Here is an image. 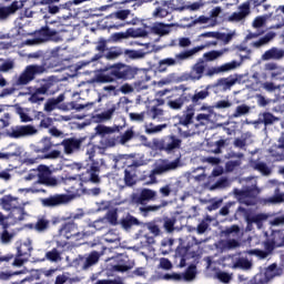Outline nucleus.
<instances>
[{"instance_id": "obj_45", "label": "nucleus", "mask_w": 284, "mask_h": 284, "mask_svg": "<svg viewBox=\"0 0 284 284\" xmlns=\"http://www.w3.org/2000/svg\"><path fill=\"white\" fill-rule=\"evenodd\" d=\"M245 114H250V106L247 104H241L236 106L232 114V119H239L241 116H245Z\"/></svg>"}, {"instance_id": "obj_37", "label": "nucleus", "mask_w": 284, "mask_h": 284, "mask_svg": "<svg viewBox=\"0 0 284 284\" xmlns=\"http://www.w3.org/2000/svg\"><path fill=\"white\" fill-rule=\"evenodd\" d=\"M116 109L111 108L102 113H98L91 116L93 123H105V121H110L112 119Z\"/></svg>"}, {"instance_id": "obj_49", "label": "nucleus", "mask_w": 284, "mask_h": 284, "mask_svg": "<svg viewBox=\"0 0 284 284\" xmlns=\"http://www.w3.org/2000/svg\"><path fill=\"white\" fill-rule=\"evenodd\" d=\"M284 202V194L281 193V189L276 187L274 195L267 199V203L276 204Z\"/></svg>"}, {"instance_id": "obj_46", "label": "nucleus", "mask_w": 284, "mask_h": 284, "mask_svg": "<svg viewBox=\"0 0 284 284\" xmlns=\"http://www.w3.org/2000/svg\"><path fill=\"white\" fill-rule=\"evenodd\" d=\"M168 201H162L160 205H149L140 207V212L143 214H150V212H159L161 207H166Z\"/></svg>"}, {"instance_id": "obj_47", "label": "nucleus", "mask_w": 284, "mask_h": 284, "mask_svg": "<svg viewBox=\"0 0 284 284\" xmlns=\"http://www.w3.org/2000/svg\"><path fill=\"white\" fill-rule=\"evenodd\" d=\"M276 121H278L277 116L273 115L270 112H264L262 115L261 123H263L265 125V128H267V125H274V123H276Z\"/></svg>"}, {"instance_id": "obj_16", "label": "nucleus", "mask_w": 284, "mask_h": 284, "mask_svg": "<svg viewBox=\"0 0 284 284\" xmlns=\"http://www.w3.org/2000/svg\"><path fill=\"white\" fill-rule=\"evenodd\" d=\"M150 201H156V191L152 189H142L140 193L131 195V202L135 205H148Z\"/></svg>"}, {"instance_id": "obj_60", "label": "nucleus", "mask_w": 284, "mask_h": 284, "mask_svg": "<svg viewBox=\"0 0 284 284\" xmlns=\"http://www.w3.org/2000/svg\"><path fill=\"white\" fill-rule=\"evenodd\" d=\"M235 168H241V160H231L225 163L226 172H234Z\"/></svg>"}, {"instance_id": "obj_1", "label": "nucleus", "mask_w": 284, "mask_h": 284, "mask_svg": "<svg viewBox=\"0 0 284 284\" xmlns=\"http://www.w3.org/2000/svg\"><path fill=\"white\" fill-rule=\"evenodd\" d=\"M139 70L132 65L123 62H116L104 67L94 77L95 83H123L124 81H132Z\"/></svg>"}, {"instance_id": "obj_44", "label": "nucleus", "mask_w": 284, "mask_h": 284, "mask_svg": "<svg viewBox=\"0 0 284 284\" xmlns=\"http://www.w3.org/2000/svg\"><path fill=\"white\" fill-rule=\"evenodd\" d=\"M239 78L230 75L229 78H222L219 80V85H223L225 90H230L233 85H236Z\"/></svg>"}, {"instance_id": "obj_28", "label": "nucleus", "mask_w": 284, "mask_h": 284, "mask_svg": "<svg viewBox=\"0 0 284 284\" xmlns=\"http://www.w3.org/2000/svg\"><path fill=\"white\" fill-rule=\"evenodd\" d=\"M21 8H23V2L21 1H13L9 7H0V19H8L10 14H14Z\"/></svg>"}, {"instance_id": "obj_34", "label": "nucleus", "mask_w": 284, "mask_h": 284, "mask_svg": "<svg viewBox=\"0 0 284 284\" xmlns=\"http://www.w3.org/2000/svg\"><path fill=\"white\" fill-rule=\"evenodd\" d=\"M120 225L123 230H132V227L141 225V221L134 217V215L128 213L120 220Z\"/></svg>"}, {"instance_id": "obj_64", "label": "nucleus", "mask_w": 284, "mask_h": 284, "mask_svg": "<svg viewBox=\"0 0 284 284\" xmlns=\"http://www.w3.org/2000/svg\"><path fill=\"white\" fill-rule=\"evenodd\" d=\"M149 114L153 119H159V116H163V110L158 106H152L151 110H149Z\"/></svg>"}, {"instance_id": "obj_51", "label": "nucleus", "mask_w": 284, "mask_h": 284, "mask_svg": "<svg viewBox=\"0 0 284 284\" xmlns=\"http://www.w3.org/2000/svg\"><path fill=\"white\" fill-rule=\"evenodd\" d=\"M171 13H172V10L163 7H158L153 11V17H155L156 19H165V17H168V14H171Z\"/></svg>"}, {"instance_id": "obj_39", "label": "nucleus", "mask_w": 284, "mask_h": 284, "mask_svg": "<svg viewBox=\"0 0 284 284\" xmlns=\"http://www.w3.org/2000/svg\"><path fill=\"white\" fill-rule=\"evenodd\" d=\"M222 236H224V239H239V236H241V226L233 224L225 227V230L222 231Z\"/></svg>"}, {"instance_id": "obj_43", "label": "nucleus", "mask_w": 284, "mask_h": 284, "mask_svg": "<svg viewBox=\"0 0 284 284\" xmlns=\"http://www.w3.org/2000/svg\"><path fill=\"white\" fill-rule=\"evenodd\" d=\"M253 170L261 172V174H263V176H270V174H272V169L270 166H267V163H265V162H255L253 164Z\"/></svg>"}, {"instance_id": "obj_63", "label": "nucleus", "mask_w": 284, "mask_h": 284, "mask_svg": "<svg viewBox=\"0 0 284 284\" xmlns=\"http://www.w3.org/2000/svg\"><path fill=\"white\" fill-rule=\"evenodd\" d=\"M168 105L171 108V110H181L183 108V102H181L180 98H178L175 100H170Z\"/></svg>"}, {"instance_id": "obj_62", "label": "nucleus", "mask_w": 284, "mask_h": 284, "mask_svg": "<svg viewBox=\"0 0 284 284\" xmlns=\"http://www.w3.org/2000/svg\"><path fill=\"white\" fill-rule=\"evenodd\" d=\"M239 13L244 16V18L246 19L247 16L250 14L251 10H250V2L246 1L244 3H242L240 7H239Z\"/></svg>"}, {"instance_id": "obj_56", "label": "nucleus", "mask_w": 284, "mask_h": 284, "mask_svg": "<svg viewBox=\"0 0 284 284\" xmlns=\"http://www.w3.org/2000/svg\"><path fill=\"white\" fill-rule=\"evenodd\" d=\"M85 105L83 104H77V102L72 101V102H68L67 104H64L62 106V110H77V112H81V110H84Z\"/></svg>"}, {"instance_id": "obj_5", "label": "nucleus", "mask_w": 284, "mask_h": 284, "mask_svg": "<svg viewBox=\"0 0 284 284\" xmlns=\"http://www.w3.org/2000/svg\"><path fill=\"white\" fill-rule=\"evenodd\" d=\"M61 48H54L53 50H51V54L48 55L45 54V52L39 50L36 52H31L28 54L29 59H42L41 64H36L38 68H43V72H45V70H50L52 68H57V65H59V61L57 60L59 58V52H60Z\"/></svg>"}, {"instance_id": "obj_55", "label": "nucleus", "mask_w": 284, "mask_h": 284, "mask_svg": "<svg viewBox=\"0 0 284 284\" xmlns=\"http://www.w3.org/2000/svg\"><path fill=\"white\" fill-rule=\"evenodd\" d=\"M134 139V130L129 129L120 136L121 145H125V143L132 141Z\"/></svg>"}, {"instance_id": "obj_58", "label": "nucleus", "mask_w": 284, "mask_h": 284, "mask_svg": "<svg viewBox=\"0 0 284 284\" xmlns=\"http://www.w3.org/2000/svg\"><path fill=\"white\" fill-rule=\"evenodd\" d=\"M247 254H250L251 256H257L258 258H267L270 253L267 251L254 248V250L247 251Z\"/></svg>"}, {"instance_id": "obj_35", "label": "nucleus", "mask_w": 284, "mask_h": 284, "mask_svg": "<svg viewBox=\"0 0 284 284\" xmlns=\"http://www.w3.org/2000/svg\"><path fill=\"white\" fill-rule=\"evenodd\" d=\"M65 101V94L61 93L57 98H50L44 103V112H53L59 106V103H63Z\"/></svg>"}, {"instance_id": "obj_9", "label": "nucleus", "mask_w": 284, "mask_h": 284, "mask_svg": "<svg viewBox=\"0 0 284 284\" xmlns=\"http://www.w3.org/2000/svg\"><path fill=\"white\" fill-rule=\"evenodd\" d=\"M194 112L195 109H193L192 106H186L183 115L179 118V122L175 124L180 136H183V139L192 136V133H190L189 130L190 125L194 123Z\"/></svg>"}, {"instance_id": "obj_54", "label": "nucleus", "mask_w": 284, "mask_h": 284, "mask_svg": "<svg viewBox=\"0 0 284 284\" xmlns=\"http://www.w3.org/2000/svg\"><path fill=\"white\" fill-rule=\"evenodd\" d=\"M174 225H176V217H165L163 227L166 232L172 233L174 231Z\"/></svg>"}, {"instance_id": "obj_42", "label": "nucleus", "mask_w": 284, "mask_h": 284, "mask_svg": "<svg viewBox=\"0 0 284 284\" xmlns=\"http://www.w3.org/2000/svg\"><path fill=\"white\" fill-rule=\"evenodd\" d=\"M270 237L277 247H284V231H272Z\"/></svg>"}, {"instance_id": "obj_17", "label": "nucleus", "mask_w": 284, "mask_h": 284, "mask_svg": "<svg viewBox=\"0 0 284 284\" xmlns=\"http://www.w3.org/2000/svg\"><path fill=\"white\" fill-rule=\"evenodd\" d=\"M149 32L145 29H133L130 28L128 29L125 32H115L112 34V39L115 42L119 41H123V39H130V37H132V39H139V38H145L148 37Z\"/></svg>"}, {"instance_id": "obj_21", "label": "nucleus", "mask_w": 284, "mask_h": 284, "mask_svg": "<svg viewBox=\"0 0 284 284\" xmlns=\"http://www.w3.org/2000/svg\"><path fill=\"white\" fill-rule=\"evenodd\" d=\"M179 168V159L175 161L170 162V160L160 159L153 169L154 174L161 176V174H165L168 172H172V170H176Z\"/></svg>"}, {"instance_id": "obj_25", "label": "nucleus", "mask_w": 284, "mask_h": 284, "mask_svg": "<svg viewBox=\"0 0 284 284\" xmlns=\"http://www.w3.org/2000/svg\"><path fill=\"white\" fill-rule=\"evenodd\" d=\"M99 258H101L99 251H92L87 257H80L79 265H81L83 270H90L92 265L99 263Z\"/></svg>"}, {"instance_id": "obj_19", "label": "nucleus", "mask_w": 284, "mask_h": 284, "mask_svg": "<svg viewBox=\"0 0 284 284\" xmlns=\"http://www.w3.org/2000/svg\"><path fill=\"white\" fill-rule=\"evenodd\" d=\"M70 195L62 193V194H53L49 197L42 200V205L44 207H59V205H65V203H70Z\"/></svg>"}, {"instance_id": "obj_22", "label": "nucleus", "mask_w": 284, "mask_h": 284, "mask_svg": "<svg viewBox=\"0 0 284 284\" xmlns=\"http://www.w3.org/2000/svg\"><path fill=\"white\" fill-rule=\"evenodd\" d=\"M241 65V62L235 60L224 63L221 67H212L204 71V77H214V74H221V72H230L232 70H236Z\"/></svg>"}, {"instance_id": "obj_10", "label": "nucleus", "mask_w": 284, "mask_h": 284, "mask_svg": "<svg viewBox=\"0 0 284 284\" xmlns=\"http://www.w3.org/2000/svg\"><path fill=\"white\" fill-rule=\"evenodd\" d=\"M181 143H183V141L176 138V135L172 134L168 135L162 140L153 141V146L160 152H166V154H172L174 150H181Z\"/></svg>"}, {"instance_id": "obj_36", "label": "nucleus", "mask_w": 284, "mask_h": 284, "mask_svg": "<svg viewBox=\"0 0 284 284\" xmlns=\"http://www.w3.org/2000/svg\"><path fill=\"white\" fill-rule=\"evenodd\" d=\"M26 216H28V212H26V207L21 204L19 206H16V209L11 210V212H9V217L13 219L16 223L26 221Z\"/></svg>"}, {"instance_id": "obj_20", "label": "nucleus", "mask_w": 284, "mask_h": 284, "mask_svg": "<svg viewBox=\"0 0 284 284\" xmlns=\"http://www.w3.org/2000/svg\"><path fill=\"white\" fill-rule=\"evenodd\" d=\"M83 144V140L77 139V138H67L61 141V143L55 144V148L58 145H62L64 148V154L70 155L74 154V152H79L81 150V145Z\"/></svg>"}, {"instance_id": "obj_23", "label": "nucleus", "mask_w": 284, "mask_h": 284, "mask_svg": "<svg viewBox=\"0 0 284 284\" xmlns=\"http://www.w3.org/2000/svg\"><path fill=\"white\" fill-rule=\"evenodd\" d=\"M134 265H136L134 260H131L130 256H128V254H122L118 256L116 264L113 265V270L115 272L125 273L130 272V270H133Z\"/></svg>"}, {"instance_id": "obj_30", "label": "nucleus", "mask_w": 284, "mask_h": 284, "mask_svg": "<svg viewBox=\"0 0 284 284\" xmlns=\"http://www.w3.org/2000/svg\"><path fill=\"white\" fill-rule=\"evenodd\" d=\"M95 44V52L94 57L91 59V61H99V59H103L105 57V52H108V40L105 38H100Z\"/></svg>"}, {"instance_id": "obj_11", "label": "nucleus", "mask_w": 284, "mask_h": 284, "mask_svg": "<svg viewBox=\"0 0 284 284\" xmlns=\"http://www.w3.org/2000/svg\"><path fill=\"white\" fill-rule=\"evenodd\" d=\"M34 134H39V130L32 124L13 125L7 131L9 139H28Z\"/></svg>"}, {"instance_id": "obj_50", "label": "nucleus", "mask_w": 284, "mask_h": 284, "mask_svg": "<svg viewBox=\"0 0 284 284\" xmlns=\"http://www.w3.org/2000/svg\"><path fill=\"white\" fill-rule=\"evenodd\" d=\"M124 183L126 187H132L136 185V180H134V175L132 174V171L128 169L124 170Z\"/></svg>"}, {"instance_id": "obj_18", "label": "nucleus", "mask_w": 284, "mask_h": 284, "mask_svg": "<svg viewBox=\"0 0 284 284\" xmlns=\"http://www.w3.org/2000/svg\"><path fill=\"white\" fill-rule=\"evenodd\" d=\"M59 31L57 29H52L49 26L41 27L39 30L34 31V41L37 43H45L48 41H52Z\"/></svg>"}, {"instance_id": "obj_15", "label": "nucleus", "mask_w": 284, "mask_h": 284, "mask_svg": "<svg viewBox=\"0 0 284 284\" xmlns=\"http://www.w3.org/2000/svg\"><path fill=\"white\" fill-rule=\"evenodd\" d=\"M100 172L101 166H99V162L93 161L90 168L80 175V181H82V183L99 185V183H101V176H99Z\"/></svg>"}, {"instance_id": "obj_29", "label": "nucleus", "mask_w": 284, "mask_h": 284, "mask_svg": "<svg viewBox=\"0 0 284 284\" xmlns=\"http://www.w3.org/2000/svg\"><path fill=\"white\" fill-rule=\"evenodd\" d=\"M283 57H284V50L273 47L263 53L262 61H272V60L278 61L283 59Z\"/></svg>"}, {"instance_id": "obj_13", "label": "nucleus", "mask_w": 284, "mask_h": 284, "mask_svg": "<svg viewBox=\"0 0 284 284\" xmlns=\"http://www.w3.org/2000/svg\"><path fill=\"white\" fill-rule=\"evenodd\" d=\"M37 74H43V67H37V64L27 65L17 79L16 85H28V83L34 81Z\"/></svg>"}, {"instance_id": "obj_2", "label": "nucleus", "mask_w": 284, "mask_h": 284, "mask_svg": "<svg viewBox=\"0 0 284 284\" xmlns=\"http://www.w3.org/2000/svg\"><path fill=\"white\" fill-rule=\"evenodd\" d=\"M83 214H74L72 219L65 221L59 229V235L67 239V241H82L85 234L79 231V224H75L77 219H82Z\"/></svg>"}, {"instance_id": "obj_52", "label": "nucleus", "mask_w": 284, "mask_h": 284, "mask_svg": "<svg viewBox=\"0 0 284 284\" xmlns=\"http://www.w3.org/2000/svg\"><path fill=\"white\" fill-rule=\"evenodd\" d=\"M223 247L224 250H236V247H241V243L239 242V240H236V237L227 239L223 243Z\"/></svg>"}, {"instance_id": "obj_32", "label": "nucleus", "mask_w": 284, "mask_h": 284, "mask_svg": "<svg viewBox=\"0 0 284 284\" xmlns=\"http://www.w3.org/2000/svg\"><path fill=\"white\" fill-rule=\"evenodd\" d=\"M122 57H124V60L126 62L136 61L139 59H143L145 57V52H143V50H132L122 48Z\"/></svg>"}, {"instance_id": "obj_41", "label": "nucleus", "mask_w": 284, "mask_h": 284, "mask_svg": "<svg viewBox=\"0 0 284 284\" xmlns=\"http://www.w3.org/2000/svg\"><path fill=\"white\" fill-rule=\"evenodd\" d=\"M252 261H248L247 257H237L233 263V270H252Z\"/></svg>"}, {"instance_id": "obj_14", "label": "nucleus", "mask_w": 284, "mask_h": 284, "mask_svg": "<svg viewBox=\"0 0 284 284\" xmlns=\"http://www.w3.org/2000/svg\"><path fill=\"white\" fill-rule=\"evenodd\" d=\"M40 185H45L47 187H57L59 185V180L52 176V171L47 165L38 166V181Z\"/></svg>"}, {"instance_id": "obj_53", "label": "nucleus", "mask_w": 284, "mask_h": 284, "mask_svg": "<svg viewBox=\"0 0 284 284\" xmlns=\"http://www.w3.org/2000/svg\"><path fill=\"white\" fill-rule=\"evenodd\" d=\"M215 39H217V41H223L224 45H227V43H230V41H232V39H234V34L233 33H223V32H216Z\"/></svg>"}, {"instance_id": "obj_6", "label": "nucleus", "mask_w": 284, "mask_h": 284, "mask_svg": "<svg viewBox=\"0 0 284 284\" xmlns=\"http://www.w3.org/2000/svg\"><path fill=\"white\" fill-rule=\"evenodd\" d=\"M30 256H32V242H18L16 243V254H13L12 265L13 267H21L24 263H28Z\"/></svg>"}, {"instance_id": "obj_31", "label": "nucleus", "mask_w": 284, "mask_h": 284, "mask_svg": "<svg viewBox=\"0 0 284 284\" xmlns=\"http://www.w3.org/2000/svg\"><path fill=\"white\" fill-rule=\"evenodd\" d=\"M174 24H165L163 22H155L151 28V32L153 34H158V37H165L172 32V27Z\"/></svg>"}, {"instance_id": "obj_12", "label": "nucleus", "mask_w": 284, "mask_h": 284, "mask_svg": "<svg viewBox=\"0 0 284 284\" xmlns=\"http://www.w3.org/2000/svg\"><path fill=\"white\" fill-rule=\"evenodd\" d=\"M205 77V60L200 58L196 63L191 67L190 72H185L182 74L183 81H201Z\"/></svg>"}, {"instance_id": "obj_61", "label": "nucleus", "mask_w": 284, "mask_h": 284, "mask_svg": "<svg viewBox=\"0 0 284 284\" xmlns=\"http://www.w3.org/2000/svg\"><path fill=\"white\" fill-rule=\"evenodd\" d=\"M159 193L161 194L162 199H168V196L172 194V184L161 186Z\"/></svg>"}, {"instance_id": "obj_3", "label": "nucleus", "mask_w": 284, "mask_h": 284, "mask_svg": "<svg viewBox=\"0 0 284 284\" xmlns=\"http://www.w3.org/2000/svg\"><path fill=\"white\" fill-rule=\"evenodd\" d=\"M54 82L52 80H44L40 87H36L29 92V102L38 103L41 105L45 101V97H52L57 91H54Z\"/></svg>"}, {"instance_id": "obj_4", "label": "nucleus", "mask_w": 284, "mask_h": 284, "mask_svg": "<svg viewBox=\"0 0 284 284\" xmlns=\"http://www.w3.org/2000/svg\"><path fill=\"white\" fill-rule=\"evenodd\" d=\"M130 17H134L130 9H122L111 13L110 19L112 24L110 26V28L119 30V28H125V26H139L141 19L135 17L131 20H128Z\"/></svg>"}, {"instance_id": "obj_38", "label": "nucleus", "mask_w": 284, "mask_h": 284, "mask_svg": "<svg viewBox=\"0 0 284 284\" xmlns=\"http://www.w3.org/2000/svg\"><path fill=\"white\" fill-rule=\"evenodd\" d=\"M267 219H270V215L265 213H258V214L248 216L246 221L248 225L255 224L258 227V230H261V227H263V222L267 221Z\"/></svg>"}, {"instance_id": "obj_8", "label": "nucleus", "mask_w": 284, "mask_h": 284, "mask_svg": "<svg viewBox=\"0 0 284 284\" xmlns=\"http://www.w3.org/2000/svg\"><path fill=\"white\" fill-rule=\"evenodd\" d=\"M233 194L242 205H256V199L261 194L258 186H247L245 190L234 189Z\"/></svg>"}, {"instance_id": "obj_33", "label": "nucleus", "mask_w": 284, "mask_h": 284, "mask_svg": "<svg viewBox=\"0 0 284 284\" xmlns=\"http://www.w3.org/2000/svg\"><path fill=\"white\" fill-rule=\"evenodd\" d=\"M205 45H197L189 50H184L178 54H175V59L178 61H187V59H192L194 54L201 52V50H204Z\"/></svg>"}, {"instance_id": "obj_48", "label": "nucleus", "mask_w": 284, "mask_h": 284, "mask_svg": "<svg viewBox=\"0 0 284 284\" xmlns=\"http://www.w3.org/2000/svg\"><path fill=\"white\" fill-rule=\"evenodd\" d=\"M47 261H50L51 263H58V261H61V253L57 248H52L51 251H48L45 253Z\"/></svg>"}, {"instance_id": "obj_26", "label": "nucleus", "mask_w": 284, "mask_h": 284, "mask_svg": "<svg viewBox=\"0 0 284 284\" xmlns=\"http://www.w3.org/2000/svg\"><path fill=\"white\" fill-rule=\"evenodd\" d=\"M29 227L39 234H43V232H48L50 230V219H48V215H40L37 217V222L34 224H29Z\"/></svg>"}, {"instance_id": "obj_59", "label": "nucleus", "mask_w": 284, "mask_h": 284, "mask_svg": "<svg viewBox=\"0 0 284 284\" xmlns=\"http://www.w3.org/2000/svg\"><path fill=\"white\" fill-rule=\"evenodd\" d=\"M221 54H223L221 51H209L206 53L203 54L204 57V62L205 61H215V59H219V57H221Z\"/></svg>"}, {"instance_id": "obj_7", "label": "nucleus", "mask_w": 284, "mask_h": 284, "mask_svg": "<svg viewBox=\"0 0 284 284\" xmlns=\"http://www.w3.org/2000/svg\"><path fill=\"white\" fill-rule=\"evenodd\" d=\"M57 148V144L52 143V138L43 136L34 146L33 152L36 154H43L44 159H61V151L52 150V148Z\"/></svg>"}, {"instance_id": "obj_24", "label": "nucleus", "mask_w": 284, "mask_h": 284, "mask_svg": "<svg viewBox=\"0 0 284 284\" xmlns=\"http://www.w3.org/2000/svg\"><path fill=\"white\" fill-rule=\"evenodd\" d=\"M0 205L2 210H4L6 212H11L12 210L20 206L21 203H19V197L8 194V195H3L0 199Z\"/></svg>"}, {"instance_id": "obj_27", "label": "nucleus", "mask_w": 284, "mask_h": 284, "mask_svg": "<svg viewBox=\"0 0 284 284\" xmlns=\"http://www.w3.org/2000/svg\"><path fill=\"white\" fill-rule=\"evenodd\" d=\"M212 89V85H206L204 90L201 91H195L193 93V104L187 105V108H192L194 110V108H196V105H201V103H203V101H205V99H207V97H210V90Z\"/></svg>"}, {"instance_id": "obj_57", "label": "nucleus", "mask_w": 284, "mask_h": 284, "mask_svg": "<svg viewBox=\"0 0 284 284\" xmlns=\"http://www.w3.org/2000/svg\"><path fill=\"white\" fill-rule=\"evenodd\" d=\"M196 277V266L190 265L184 273L185 281H192Z\"/></svg>"}, {"instance_id": "obj_40", "label": "nucleus", "mask_w": 284, "mask_h": 284, "mask_svg": "<svg viewBox=\"0 0 284 284\" xmlns=\"http://www.w3.org/2000/svg\"><path fill=\"white\" fill-rule=\"evenodd\" d=\"M119 57H123V48L121 47H111L106 49L104 53V58H106L108 61H114L119 59Z\"/></svg>"}]
</instances>
